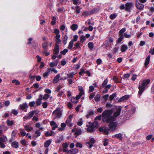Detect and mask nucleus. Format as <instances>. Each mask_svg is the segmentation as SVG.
Wrapping results in <instances>:
<instances>
[{
	"label": "nucleus",
	"instance_id": "55",
	"mask_svg": "<svg viewBox=\"0 0 154 154\" xmlns=\"http://www.w3.org/2000/svg\"><path fill=\"white\" fill-rule=\"evenodd\" d=\"M35 104V101H33L30 102L29 103V105L31 107H32L34 106Z\"/></svg>",
	"mask_w": 154,
	"mask_h": 154
},
{
	"label": "nucleus",
	"instance_id": "46",
	"mask_svg": "<svg viewBox=\"0 0 154 154\" xmlns=\"http://www.w3.org/2000/svg\"><path fill=\"white\" fill-rule=\"evenodd\" d=\"M49 96L47 94H45L44 96L42 97V99L47 100L49 97Z\"/></svg>",
	"mask_w": 154,
	"mask_h": 154
},
{
	"label": "nucleus",
	"instance_id": "19",
	"mask_svg": "<svg viewBox=\"0 0 154 154\" xmlns=\"http://www.w3.org/2000/svg\"><path fill=\"white\" fill-rule=\"evenodd\" d=\"M54 54H57L59 51V46L57 45H56L55 48L54 49Z\"/></svg>",
	"mask_w": 154,
	"mask_h": 154
},
{
	"label": "nucleus",
	"instance_id": "64",
	"mask_svg": "<svg viewBox=\"0 0 154 154\" xmlns=\"http://www.w3.org/2000/svg\"><path fill=\"white\" fill-rule=\"evenodd\" d=\"M149 52L152 55L154 54V47L150 50Z\"/></svg>",
	"mask_w": 154,
	"mask_h": 154
},
{
	"label": "nucleus",
	"instance_id": "28",
	"mask_svg": "<svg viewBox=\"0 0 154 154\" xmlns=\"http://www.w3.org/2000/svg\"><path fill=\"white\" fill-rule=\"evenodd\" d=\"M73 40L69 42V44L68 46V48L69 49H71L73 45Z\"/></svg>",
	"mask_w": 154,
	"mask_h": 154
},
{
	"label": "nucleus",
	"instance_id": "8",
	"mask_svg": "<svg viewBox=\"0 0 154 154\" xmlns=\"http://www.w3.org/2000/svg\"><path fill=\"white\" fill-rule=\"evenodd\" d=\"M136 4L137 8L139 10H142L144 8V5L139 3L137 0L136 1Z\"/></svg>",
	"mask_w": 154,
	"mask_h": 154
},
{
	"label": "nucleus",
	"instance_id": "17",
	"mask_svg": "<svg viewBox=\"0 0 154 154\" xmlns=\"http://www.w3.org/2000/svg\"><path fill=\"white\" fill-rule=\"evenodd\" d=\"M122 136L121 133H119L118 134H116L115 135L114 137H114L117 138L118 139L122 140Z\"/></svg>",
	"mask_w": 154,
	"mask_h": 154
},
{
	"label": "nucleus",
	"instance_id": "37",
	"mask_svg": "<svg viewBox=\"0 0 154 154\" xmlns=\"http://www.w3.org/2000/svg\"><path fill=\"white\" fill-rule=\"evenodd\" d=\"M94 114L93 112L91 111H89L86 115V117L87 118H89V116L92 115Z\"/></svg>",
	"mask_w": 154,
	"mask_h": 154
},
{
	"label": "nucleus",
	"instance_id": "15",
	"mask_svg": "<svg viewBox=\"0 0 154 154\" xmlns=\"http://www.w3.org/2000/svg\"><path fill=\"white\" fill-rule=\"evenodd\" d=\"M129 95H125L120 98L119 100V101L121 102L125 101L128 99L129 98Z\"/></svg>",
	"mask_w": 154,
	"mask_h": 154
},
{
	"label": "nucleus",
	"instance_id": "16",
	"mask_svg": "<svg viewBox=\"0 0 154 154\" xmlns=\"http://www.w3.org/2000/svg\"><path fill=\"white\" fill-rule=\"evenodd\" d=\"M66 125L65 123H62L60 125L61 127L59 128L58 130L61 131H64L65 130V128L66 127Z\"/></svg>",
	"mask_w": 154,
	"mask_h": 154
},
{
	"label": "nucleus",
	"instance_id": "32",
	"mask_svg": "<svg viewBox=\"0 0 154 154\" xmlns=\"http://www.w3.org/2000/svg\"><path fill=\"white\" fill-rule=\"evenodd\" d=\"M51 141L50 140H47L44 144V146L46 147H48L50 145Z\"/></svg>",
	"mask_w": 154,
	"mask_h": 154
},
{
	"label": "nucleus",
	"instance_id": "53",
	"mask_svg": "<svg viewBox=\"0 0 154 154\" xmlns=\"http://www.w3.org/2000/svg\"><path fill=\"white\" fill-rule=\"evenodd\" d=\"M116 14H111L110 16V18L111 19H113L116 17Z\"/></svg>",
	"mask_w": 154,
	"mask_h": 154
},
{
	"label": "nucleus",
	"instance_id": "63",
	"mask_svg": "<svg viewBox=\"0 0 154 154\" xmlns=\"http://www.w3.org/2000/svg\"><path fill=\"white\" fill-rule=\"evenodd\" d=\"M60 29L62 31L64 30L65 29V25L64 24L61 25L60 26Z\"/></svg>",
	"mask_w": 154,
	"mask_h": 154
},
{
	"label": "nucleus",
	"instance_id": "2",
	"mask_svg": "<svg viewBox=\"0 0 154 154\" xmlns=\"http://www.w3.org/2000/svg\"><path fill=\"white\" fill-rule=\"evenodd\" d=\"M150 80L149 79L143 80L141 85H140L138 87L139 91L138 94L139 96L141 95L144 91L146 87L149 84Z\"/></svg>",
	"mask_w": 154,
	"mask_h": 154
},
{
	"label": "nucleus",
	"instance_id": "21",
	"mask_svg": "<svg viewBox=\"0 0 154 154\" xmlns=\"http://www.w3.org/2000/svg\"><path fill=\"white\" fill-rule=\"evenodd\" d=\"M48 45V43L46 42H45L43 43L42 45V47L44 50L45 51L47 50Z\"/></svg>",
	"mask_w": 154,
	"mask_h": 154
},
{
	"label": "nucleus",
	"instance_id": "25",
	"mask_svg": "<svg viewBox=\"0 0 154 154\" xmlns=\"http://www.w3.org/2000/svg\"><path fill=\"white\" fill-rule=\"evenodd\" d=\"M55 133L53 131H51L50 133H49L47 131L45 133V135L46 136L48 137L49 136H51L53 134H55Z\"/></svg>",
	"mask_w": 154,
	"mask_h": 154
},
{
	"label": "nucleus",
	"instance_id": "40",
	"mask_svg": "<svg viewBox=\"0 0 154 154\" xmlns=\"http://www.w3.org/2000/svg\"><path fill=\"white\" fill-rule=\"evenodd\" d=\"M22 131L19 134V135H21L23 137L25 136L26 135V133L25 131H23V129H20Z\"/></svg>",
	"mask_w": 154,
	"mask_h": 154
},
{
	"label": "nucleus",
	"instance_id": "57",
	"mask_svg": "<svg viewBox=\"0 0 154 154\" xmlns=\"http://www.w3.org/2000/svg\"><path fill=\"white\" fill-rule=\"evenodd\" d=\"M44 91L45 93L48 94H51V90L48 88L45 89Z\"/></svg>",
	"mask_w": 154,
	"mask_h": 154
},
{
	"label": "nucleus",
	"instance_id": "50",
	"mask_svg": "<svg viewBox=\"0 0 154 154\" xmlns=\"http://www.w3.org/2000/svg\"><path fill=\"white\" fill-rule=\"evenodd\" d=\"M123 36L125 38H129L131 37V35L130 34H128L127 33H125L123 34Z\"/></svg>",
	"mask_w": 154,
	"mask_h": 154
},
{
	"label": "nucleus",
	"instance_id": "52",
	"mask_svg": "<svg viewBox=\"0 0 154 154\" xmlns=\"http://www.w3.org/2000/svg\"><path fill=\"white\" fill-rule=\"evenodd\" d=\"M78 38V35H75L73 36V39H72V40H73V42H76Z\"/></svg>",
	"mask_w": 154,
	"mask_h": 154
},
{
	"label": "nucleus",
	"instance_id": "20",
	"mask_svg": "<svg viewBox=\"0 0 154 154\" xmlns=\"http://www.w3.org/2000/svg\"><path fill=\"white\" fill-rule=\"evenodd\" d=\"M35 125L36 127L38 128L40 130H42L44 129V128L42 126L41 124L39 122L36 123Z\"/></svg>",
	"mask_w": 154,
	"mask_h": 154
},
{
	"label": "nucleus",
	"instance_id": "39",
	"mask_svg": "<svg viewBox=\"0 0 154 154\" xmlns=\"http://www.w3.org/2000/svg\"><path fill=\"white\" fill-rule=\"evenodd\" d=\"M50 72V69L49 70V71L48 72H45L43 74V77H44L47 78L48 75L49 74V72Z\"/></svg>",
	"mask_w": 154,
	"mask_h": 154
},
{
	"label": "nucleus",
	"instance_id": "61",
	"mask_svg": "<svg viewBox=\"0 0 154 154\" xmlns=\"http://www.w3.org/2000/svg\"><path fill=\"white\" fill-rule=\"evenodd\" d=\"M48 105L47 102H44L43 103L42 106L44 108H47Z\"/></svg>",
	"mask_w": 154,
	"mask_h": 154
},
{
	"label": "nucleus",
	"instance_id": "60",
	"mask_svg": "<svg viewBox=\"0 0 154 154\" xmlns=\"http://www.w3.org/2000/svg\"><path fill=\"white\" fill-rule=\"evenodd\" d=\"M109 96V94H107L103 96V98L104 99L105 101H106L107 100L108 98V97Z\"/></svg>",
	"mask_w": 154,
	"mask_h": 154
},
{
	"label": "nucleus",
	"instance_id": "24",
	"mask_svg": "<svg viewBox=\"0 0 154 154\" xmlns=\"http://www.w3.org/2000/svg\"><path fill=\"white\" fill-rule=\"evenodd\" d=\"M12 145L13 147L17 148L19 146V144L18 142L14 141L12 143Z\"/></svg>",
	"mask_w": 154,
	"mask_h": 154
},
{
	"label": "nucleus",
	"instance_id": "27",
	"mask_svg": "<svg viewBox=\"0 0 154 154\" xmlns=\"http://www.w3.org/2000/svg\"><path fill=\"white\" fill-rule=\"evenodd\" d=\"M75 74L73 72H71L67 74V77L69 78H72Z\"/></svg>",
	"mask_w": 154,
	"mask_h": 154
},
{
	"label": "nucleus",
	"instance_id": "38",
	"mask_svg": "<svg viewBox=\"0 0 154 154\" xmlns=\"http://www.w3.org/2000/svg\"><path fill=\"white\" fill-rule=\"evenodd\" d=\"M88 46L90 49H92L94 47V44L92 42H89L88 44Z\"/></svg>",
	"mask_w": 154,
	"mask_h": 154
},
{
	"label": "nucleus",
	"instance_id": "11",
	"mask_svg": "<svg viewBox=\"0 0 154 154\" xmlns=\"http://www.w3.org/2000/svg\"><path fill=\"white\" fill-rule=\"evenodd\" d=\"M58 60H56L54 62H51L49 64L50 66L51 67H53L56 66L58 65Z\"/></svg>",
	"mask_w": 154,
	"mask_h": 154
},
{
	"label": "nucleus",
	"instance_id": "1",
	"mask_svg": "<svg viewBox=\"0 0 154 154\" xmlns=\"http://www.w3.org/2000/svg\"><path fill=\"white\" fill-rule=\"evenodd\" d=\"M121 109L118 108L112 116V110H106L102 113V120L103 122H110L109 125L110 128L115 130L116 129L117 124L116 122H113L115 120L116 118L120 115Z\"/></svg>",
	"mask_w": 154,
	"mask_h": 154
},
{
	"label": "nucleus",
	"instance_id": "58",
	"mask_svg": "<svg viewBox=\"0 0 154 154\" xmlns=\"http://www.w3.org/2000/svg\"><path fill=\"white\" fill-rule=\"evenodd\" d=\"M137 75L136 74H133L131 78V80L133 81H135L136 79Z\"/></svg>",
	"mask_w": 154,
	"mask_h": 154
},
{
	"label": "nucleus",
	"instance_id": "23",
	"mask_svg": "<svg viewBox=\"0 0 154 154\" xmlns=\"http://www.w3.org/2000/svg\"><path fill=\"white\" fill-rule=\"evenodd\" d=\"M150 59V56H148L146 59L145 62V65L146 66L149 63Z\"/></svg>",
	"mask_w": 154,
	"mask_h": 154
},
{
	"label": "nucleus",
	"instance_id": "47",
	"mask_svg": "<svg viewBox=\"0 0 154 154\" xmlns=\"http://www.w3.org/2000/svg\"><path fill=\"white\" fill-rule=\"evenodd\" d=\"M74 4L77 5L80 3V0H72Z\"/></svg>",
	"mask_w": 154,
	"mask_h": 154
},
{
	"label": "nucleus",
	"instance_id": "34",
	"mask_svg": "<svg viewBox=\"0 0 154 154\" xmlns=\"http://www.w3.org/2000/svg\"><path fill=\"white\" fill-rule=\"evenodd\" d=\"M87 131L90 132H91L94 131V128L93 126H90L87 129Z\"/></svg>",
	"mask_w": 154,
	"mask_h": 154
},
{
	"label": "nucleus",
	"instance_id": "44",
	"mask_svg": "<svg viewBox=\"0 0 154 154\" xmlns=\"http://www.w3.org/2000/svg\"><path fill=\"white\" fill-rule=\"evenodd\" d=\"M68 52V50L67 49H65L63 51H60L61 54L65 55Z\"/></svg>",
	"mask_w": 154,
	"mask_h": 154
},
{
	"label": "nucleus",
	"instance_id": "5",
	"mask_svg": "<svg viewBox=\"0 0 154 154\" xmlns=\"http://www.w3.org/2000/svg\"><path fill=\"white\" fill-rule=\"evenodd\" d=\"M108 81L107 79H105L104 81L103 82L101 87L103 88H104L106 87V88H108V89H110L111 87V85L110 84H109L107 85V84L108 83Z\"/></svg>",
	"mask_w": 154,
	"mask_h": 154
},
{
	"label": "nucleus",
	"instance_id": "45",
	"mask_svg": "<svg viewBox=\"0 0 154 154\" xmlns=\"http://www.w3.org/2000/svg\"><path fill=\"white\" fill-rule=\"evenodd\" d=\"M1 140L2 142H5L7 140V138L6 136H4L3 137H1Z\"/></svg>",
	"mask_w": 154,
	"mask_h": 154
},
{
	"label": "nucleus",
	"instance_id": "56",
	"mask_svg": "<svg viewBox=\"0 0 154 154\" xmlns=\"http://www.w3.org/2000/svg\"><path fill=\"white\" fill-rule=\"evenodd\" d=\"M76 146L77 147H79L81 148L82 147V145L81 143H79V142H77V143L76 144Z\"/></svg>",
	"mask_w": 154,
	"mask_h": 154
},
{
	"label": "nucleus",
	"instance_id": "42",
	"mask_svg": "<svg viewBox=\"0 0 154 154\" xmlns=\"http://www.w3.org/2000/svg\"><path fill=\"white\" fill-rule=\"evenodd\" d=\"M86 40V38H85V37L84 35H82L80 37V41L81 42L83 43L84 42V41Z\"/></svg>",
	"mask_w": 154,
	"mask_h": 154
},
{
	"label": "nucleus",
	"instance_id": "36",
	"mask_svg": "<svg viewBox=\"0 0 154 154\" xmlns=\"http://www.w3.org/2000/svg\"><path fill=\"white\" fill-rule=\"evenodd\" d=\"M18 113V111L15 109H12L11 110V115H16Z\"/></svg>",
	"mask_w": 154,
	"mask_h": 154
},
{
	"label": "nucleus",
	"instance_id": "31",
	"mask_svg": "<svg viewBox=\"0 0 154 154\" xmlns=\"http://www.w3.org/2000/svg\"><path fill=\"white\" fill-rule=\"evenodd\" d=\"M68 39V37L67 35H65L63 39V43L64 45H66L67 43V40Z\"/></svg>",
	"mask_w": 154,
	"mask_h": 154
},
{
	"label": "nucleus",
	"instance_id": "48",
	"mask_svg": "<svg viewBox=\"0 0 154 154\" xmlns=\"http://www.w3.org/2000/svg\"><path fill=\"white\" fill-rule=\"evenodd\" d=\"M109 140L107 139H105L103 141V145L106 146L108 145V144Z\"/></svg>",
	"mask_w": 154,
	"mask_h": 154
},
{
	"label": "nucleus",
	"instance_id": "59",
	"mask_svg": "<svg viewBox=\"0 0 154 154\" xmlns=\"http://www.w3.org/2000/svg\"><path fill=\"white\" fill-rule=\"evenodd\" d=\"M75 46L76 48L77 49L80 48V43L79 42H76L75 44Z\"/></svg>",
	"mask_w": 154,
	"mask_h": 154
},
{
	"label": "nucleus",
	"instance_id": "49",
	"mask_svg": "<svg viewBox=\"0 0 154 154\" xmlns=\"http://www.w3.org/2000/svg\"><path fill=\"white\" fill-rule=\"evenodd\" d=\"M7 124L8 125H12L14 124L13 121L12 120L10 121V120H8Z\"/></svg>",
	"mask_w": 154,
	"mask_h": 154
},
{
	"label": "nucleus",
	"instance_id": "13",
	"mask_svg": "<svg viewBox=\"0 0 154 154\" xmlns=\"http://www.w3.org/2000/svg\"><path fill=\"white\" fill-rule=\"evenodd\" d=\"M42 95H40L39 97L38 98L36 101V103L37 105H40L42 104Z\"/></svg>",
	"mask_w": 154,
	"mask_h": 154
},
{
	"label": "nucleus",
	"instance_id": "18",
	"mask_svg": "<svg viewBox=\"0 0 154 154\" xmlns=\"http://www.w3.org/2000/svg\"><path fill=\"white\" fill-rule=\"evenodd\" d=\"M121 50L122 52H125L127 49V46L125 45H123L121 46Z\"/></svg>",
	"mask_w": 154,
	"mask_h": 154
},
{
	"label": "nucleus",
	"instance_id": "14",
	"mask_svg": "<svg viewBox=\"0 0 154 154\" xmlns=\"http://www.w3.org/2000/svg\"><path fill=\"white\" fill-rule=\"evenodd\" d=\"M60 77V74H58L54 78L53 82L54 83H57L59 80V78Z\"/></svg>",
	"mask_w": 154,
	"mask_h": 154
},
{
	"label": "nucleus",
	"instance_id": "35",
	"mask_svg": "<svg viewBox=\"0 0 154 154\" xmlns=\"http://www.w3.org/2000/svg\"><path fill=\"white\" fill-rule=\"evenodd\" d=\"M20 143L21 144L24 146H26L27 145V142L24 139H22L20 140Z\"/></svg>",
	"mask_w": 154,
	"mask_h": 154
},
{
	"label": "nucleus",
	"instance_id": "33",
	"mask_svg": "<svg viewBox=\"0 0 154 154\" xmlns=\"http://www.w3.org/2000/svg\"><path fill=\"white\" fill-rule=\"evenodd\" d=\"M81 130L80 129L76 128V131L75 133V134L76 135H79L81 133Z\"/></svg>",
	"mask_w": 154,
	"mask_h": 154
},
{
	"label": "nucleus",
	"instance_id": "12",
	"mask_svg": "<svg viewBox=\"0 0 154 154\" xmlns=\"http://www.w3.org/2000/svg\"><path fill=\"white\" fill-rule=\"evenodd\" d=\"M24 127L25 130L28 132L30 131L33 129L32 127L27 125H24Z\"/></svg>",
	"mask_w": 154,
	"mask_h": 154
},
{
	"label": "nucleus",
	"instance_id": "54",
	"mask_svg": "<svg viewBox=\"0 0 154 154\" xmlns=\"http://www.w3.org/2000/svg\"><path fill=\"white\" fill-rule=\"evenodd\" d=\"M116 97V94L115 93H113L112 95L110 96V99L111 100H112L115 97Z\"/></svg>",
	"mask_w": 154,
	"mask_h": 154
},
{
	"label": "nucleus",
	"instance_id": "7",
	"mask_svg": "<svg viewBox=\"0 0 154 154\" xmlns=\"http://www.w3.org/2000/svg\"><path fill=\"white\" fill-rule=\"evenodd\" d=\"M134 6V4L132 2L127 3L125 5V10H130Z\"/></svg>",
	"mask_w": 154,
	"mask_h": 154
},
{
	"label": "nucleus",
	"instance_id": "9",
	"mask_svg": "<svg viewBox=\"0 0 154 154\" xmlns=\"http://www.w3.org/2000/svg\"><path fill=\"white\" fill-rule=\"evenodd\" d=\"M20 107L21 109L26 112L28 106L26 103H23L20 105Z\"/></svg>",
	"mask_w": 154,
	"mask_h": 154
},
{
	"label": "nucleus",
	"instance_id": "10",
	"mask_svg": "<svg viewBox=\"0 0 154 154\" xmlns=\"http://www.w3.org/2000/svg\"><path fill=\"white\" fill-rule=\"evenodd\" d=\"M50 125L51 126H53L52 129L53 130H55L58 127V125L56 122L54 121H52L50 122Z\"/></svg>",
	"mask_w": 154,
	"mask_h": 154
},
{
	"label": "nucleus",
	"instance_id": "51",
	"mask_svg": "<svg viewBox=\"0 0 154 154\" xmlns=\"http://www.w3.org/2000/svg\"><path fill=\"white\" fill-rule=\"evenodd\" d=\"M71 152L73 154L77 152L78 151V150L76 149H73L70 150Z\"/></svg>",
	"mask_w": 154,
	"mask_h": 154
},
{
	"label": "nucleus",
	"instance_id": "29",
	"mask_svg": "<svg viewBox=\"0 0 154 154\" xmlns=\"http://www.w3.org/2000/svg\"><path fill=\"white\" fill-rule=\"evenodd\" d=\"M35 111H32L30 112L29 113L28 116L29 117V119L31 118L33 116V115L35 113Z\"/></svg>",
	"mask_w": 154,
	"mask_h": 154
},
{
	"label": "nucleus",
	"instance_id": "26",
	"mask_svg": "<svg viewBox=\"0 0 154 154\" xmlns=\"http://www.w3.org/2000/svg\"><path fill=\"white\" fill-rule=\"evenodd\" d=\"M71 28L72 30H75L78 28V26L76 24H73L71 26Z\"/></svg>",
	"mask_w": 154,
	"mask_h": 154
},
{
	"label": "nucleus",
	"instance_id": "3",
	"mask_svg": "<svg viewBox=\"0 0 154 154\" xmlns=\"http://www.w3.org/2000/svg\"><path fill=\"white\" fill-rule=\"evenodd\" d=\"M62 112L60 108H58L54 110L52 113L54 119H57L60 118Z\"/></svg>",
	"mask_w": 154,
	"mask_h": 154
},
{
	"label": "nucleus",
	"instance_id": "4",
	"mask_svg": "<svg viewBox=\"0 0 154 154\" xmlns=\"http://www.w3.org/2000/svg\"><path fill=\"white\" fill-rule=\"evenodd\" d=\"M78 90L79 91V94L77 95V98H80L85 93L84 90L82 86H79L78 87Z\"/></svg>",
	"mask_w": 154,
	"mask_h": 154
},
{
	"label": "nucleus",
	"instance_id": "22",
	"mask_svg": "<svg viewBox=\"0 0 154 154\" xmlns=\"http://www.w3.org/2000/svg\"><path fill=\"white\" fill-rule=\"evenodd\" d=\"M79 99V98H77V96H76L75 98L74 97H72L71 99V101L72 103H76L78 102V100Z\"/></svg>",
	"mask_w": 154,
	"mask_h": 154
},
{
	"label": "nucleus",
	"instance_id": "41",
	"mask_svg": "<svg viewBox=\"0 0 154 154\" xmlns=\"http://www.w3.org/2000/svg\"><path fill=\"white\" fill-rule=\"evenodd\" d=\"M94 99L96 101H98L100 99V97L98 94H97L94 97Z\"/></svg>",
	"mask_w": 154,
	"mask_h": 154
},
{
	"label": "nucleus",
	"instance_id": "43",
	"mask_svg": "<svg viewBox=\"0 0 154 154\" xmlns=\"http://www.w3.org/2000/svg\"><path fill=\"white\" fill-rule=\"evenodd\" d=\"M95 88L94 86L91 85L89 86V93L93 92Z\"/></svg>",
	"mask_w": 154,
	"mask_h": 154
},
{
	"label": "nucleus",
	"instance_id": "6",
	"mask_svg": "<svg viewBox=\"0 0 154 154\" xmlns=\"http://www.w3.org/2000/svg\"><path fill=\"white\" fill-rule=\"evenodd\" d=\"M95 140L94 138H91L90 139L89 142L86 143V144L89 148H91L93 146V144L95 142Z\"/></svg>",
	"mask_w": 154,
	"mask_h": 154
},
{
	"label": "nucleus",
	"instance_id": "30",
	"mask_svg": "<svg viewBox=\"0 0 154 154\" xmlns=\"http://www.w3.org/2000/svg\"><path fill=\"white\" fill-rule=\"evenodd\" d=\"M126 31V29L125 28H123L119 32V35L120 36H123V33Z\"/></svg>",
	"mask_w": 154,
	"mask_h": 154
},
{
	"label": "nucleus",
	"instance_id": "62",
	"mask_svg": "<svg viewBox=\"0 0 154 154\" xmlns=\"http://www.w3.org/2000/svg\"><path fill=\"white\" fill-rule=\"evenodd\" d=\"M12 82L13 83H14L16 85H19L20 84V83L19 82L16 80H14L12 81Z\"/></svg>",
	"mask_w": 154,
	"mask_h": 154
}]
</instances>
